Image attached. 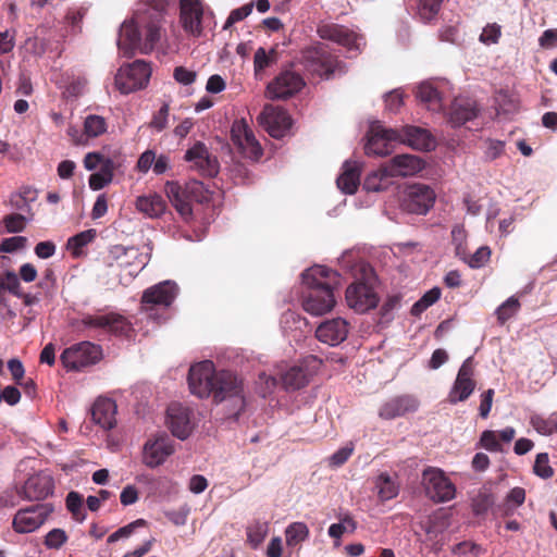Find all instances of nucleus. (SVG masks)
Segmentation results:
<instances>
[{
	"label": "nucleus",
	"instance_id": "obj_20",
	"mask_svg": "<svg viewBox=\"0 0 557 557\" xmlns=\"http://www.w3.org/2000/svg\"><path fill=\"white\" fill-rule=\"evenodd\" d=\"M53 488L51 474L39 471L29 475L17 493L27 500H42L53 493Z\"/></svg>",
	"mask_w": 557,
	"mask_h": 557
},
{
	"label": "nucleus",
	"instance_id": "obj_52",
	"mask_svg": "<svg viewBox=\"0 0 557 557\" xmlns=\"http://www.w3.org/2000/svg\"><path fill=\"white\" fill-rule=\"evenodd\" d=\"M146 523H147L146 520L137 519V520L128 523L127 525H124V527L117 529L115 532H113L112 534L109 535L108 543H114V542L119 541L120 539H126V537L131 536L137 528L145 527Z\"/></svg>",
	"mask_w": 557,
	"mask_h": 557
},
{
	"label": "nucleus",
	"instance_id": "obj_9",
	"mask_svg": "<svg viewBox=\"0 0 557 557\" xmlns=\"http://www.w3.org/2000/svg\"><path fill=\"white\" fill-rule=\"evenodd\" d=\"M213 398L216 403H221L226 398H233L239 410L244 408L243 383L231 371H215L214 384L212 388Z\"/></svg>",
	"mask_w": 557,
	"mask_h": 557
},
{
	"label": "nucleus",
	"instance_id": "obj_4",
	"mask_svg": "<svg viewBox=\"0 0 557 557\" xmlns=\"http://www.w3.org/2000/svg\"><path fill=\"white\" fill-rule=\"evenodd\" d=\"M300 64L311 74L331 78L334 74H344L346 65L322 42H314L300 51Z\"/></svg>",
	"mask_w": 557,
	"mask_h": 557
},
{
	"label": "nucleus",
	"instance_id": "obj_11",
	"mask_svg": "<svg viewBox=\"0 0 557 557\" xmlns=\"http://www.w3.org/2000/svg\"><path fill=\"white\" fill-rule=\"evenodd\" d=\"M305 86L302 76L292 70L280 72L267 86V97L276 99H287L299 92Z\"/></svg>",
	"mask_w": 557,
	"mask_h": 557
},
{
	"label": "nucleus",
	"instance_id": "obj_58",
	"mask_svg": "<svg viewBox=\"0 0 557 557\" xmlns=\"http://www.w3.org/2000/svg\"><path fill=\"white\" fill-rule=\"evenodd\" d=\"M480 444L488 451H502V445L498 441V436L495 431L486 430L482 432L480 437Z\"/></svg>",
	"mask_w": 557,
	"mask_h": 557
},
{
	"label": "nucleus",
	"instance_id": "obj_55",
	"mask_svg": "<svg viewBox=\"0 0 557 557\" xmlns=\"http://www.w3.org/2000/svg\"><path fill=\"white\" fill-rule=\"evenodd\" d=\"M3 223L9 233H20L26 227V218L20 213H11L3 218Z\"/></svg>",
	"mask_w": 557,
	"mask_h": 557
},
{
	"label": "nucleus",
	"instance_id": "obj_48",
	"mask_svg": "<svg viewBox=\"0 0 557 557\" xmlns=\"http://www.w3.org/2000/svg\"><path fill=\"white\" fill-rule=\"evenodd\" d=\"M66 508L72 513L73 519L83 522L86 519V512L83 509V497L77 492H70L65 499Z\"/></svg>",
	"mask_w": 557,
	"mask_h": 557
},
{
	"label": "nucleus",
	"instance_id": "obj_57",
	"mask_svg": "<svg viewBox=\"0 0 557 557\" xmlns=\"http://www.w3.org/2000/svg\"><path fill=\"white\" fill-rule=\"evenodd\" d=\"M253 4L252 2L247 3L240 8H237L233 11H231L223 28L228 29L231 28L235 23L243 21L246 18L251 12H252Z\"/></svg>",
	"mask_w": 557,
	"mask_h": 557
},
{
	"label": "nucleus",
	"instance_id": "obj_47",
	"mask_svg": "<svg viewBox=\"0 0 557 557\" xmlns=\"http://www.w3.org/2000/svg\"><path fill=\"white\" fill-rule=\"evenodd\" d=\"M160 26L154 22L149 23L145 28V39L141 40L140 52H151L160 40Z\"/></svg>",
	"mask_w": 557,
	"mask_h": 557
},
{
	"label": "nucleus",
	"instance_id": "obj_13",
	"mask_svg": "<svg viewBox=\"0 0 557 557\" xmlns=\"http://www.w3.org/2000/svg\"><path fill=\"white\" fill-rule=\"evenodd\" d=\"M231 138L243 157L252 161H258L261 158L263 150L245 120L233 123Z\"/></svg>",
	"mask_w": 557,
	"mask_h": 557
},
{
	"label": "nucleus",
	"instance_id": "obj_39",
	"mask_svg": "<svg viewBox=\"0 0 557 557\" xmlns=\"http://www.w3.org/2000/svg\"><path fill=\"white\" fill-rule=\"evenodd\" d=\"M283 386L287 391H295L308 384L306 371L300 367H292L281 376Z\"/></svg>",
	"mask_w": 557,
	"mask_h": 557
},
{
	"label": "nucleus",
	"instance_id": "obj_53",
	"mask_svg": "<svg viewBox=\"0 0 557 557\" xmlns=\"http://www.w3.org/2000/svg\"><path fill=\"white\" fill-rule=\"evenodd\" d=\"M533 470L534 473L542 479H549L553 476L554 471L549 466V459L546 453H541L536 456Z\"/></svg>",
	"mask_w": 557,
	"mask_h": 557
},
{
	"label": "nucleus",
	"instance_id": "obj_62",
	"mask_svg": "<svg viewBox=\"0 0 557 557\" xmlns=\"http://www.w3.org/2000/svg\"><path fill=\"white\" fill-rule=\"evenodd\" d=\"M500 37V26L496 23L488 24L483 28L480 40L484 44H496Z\"/></svg>",
	"mask_w": 557,
	"mask_h": 557
},
{
	"label": "nucleus",
	"instance_id": "obj_16",
	"mask_svg": "<svg viewBox=\"0 0 557 557\" xmlns=\"http://www.w3.org/2000/svg\"><path fill=\"white\" fill-rule=\"evenodd\" d=\"M206 9L202 0L180 1V23L188 35L200 37L203 33Z\"/></svg>",
	"mask_w": 557,
	"mask_h": 557
},
{
	"label": "nucleus",
	"instance_id": "obj_14",
	"mask_svg": "<svg viewBox=\"0 0 557 557\" xmlns=\"http://www.w3.org/2000/svg\"><path fill=\"white\" fill-rule=\"evenodd\" d=\"M214 363L210 360L191 366L188 372V386L191 394L200 398L210 396L214 384Z\"/></svg>",
	"mask_w": 557,
	"mask_h": 557
},
{
	"label": "nucleus",
	"instance_id": "obj_46",
	"mask_svg": "<svg viewBox=\"0 0 557 557\" xmlns=\"http://www.w3.org/2000/svg\"><path fill=\"white\" fill-rule=\"evenodd\" d=\"M467 231L463 225L457 224L451 230V244L455 247L456 256L467 260Z\"/></svg>",
	"mask_w": 557,
	"mask_h": 557
},
{
	"label": "nucleus",
	"instance_id": "obj_56",
	"mask_svg": "<svg viewBox=\"0 0 557 557\" xmlns=\"http://www.w3.org/2000/svg\"><path fill=\"white\" fill-rule=\"evenodd\" d=\"M67 541V535L62 529H52L45 537V545L48 548L59 549Z\"/></svg>",
	"mask_w": 557,
	"mask_h": 557
},
{
	"label": "nucleus",
	"instance_id": "obj_18",
	"mask_svg": "<svg viewBox=\"0 0 557 557\" xmlns=\"http://www.w3.org/2000/svg\"><path fill=\"white\" fill-rule=\"evenodd\" d=\"M259 119L262 126L273 138L284 137L292 126L290 115L281 107L265 106Z\"/></svg>",
	"mask_w": 557,
	"mask_h": 557
},
{
	"label": "nucleus",
	"instance_id": "obj_42",
	"mask_svg": "<svg viewBox=\"0 0 557 557\" xmlns=\"http://www.w3.org/2000/svg\"><path fill=\"white\" fill-rule=\"evenodd\" d=\"M96 236L97 232L95 228L83 231L70 237L66 247L74 258H78L83 253L82 249L90 244L96 238Z\"/></svg>",
	"mask_w": 557,
	"mask_h": 557
},
{
	"label": "nucleus",
	"instance_id": "obj_30",
	"mask_svg": "<svg viewBox=\"0 0 557 557\" xmlns=\"http://www.w3.org/2000/svg\"><path fill=\"white\" fill-rule=\"evenodd\" d=\"M479 108L474 100L455 99L449 113V122L454 127H459L468 121L474 120L479 114Z\"/></svg>",
	"mask_w": 557,
	"mask_h": 557
},
{
	"label": "nucleus",
	"instance_id": "obj_36",
	"mask_svg": "<svg viewBox=\"0 0 557 557\" xmlns=\"http://www.w3.org/2000/svg\"><path fill=\"white\" fill-rule=\"evenodd\" d=\"M417 98L425 103L430 110L438 111L442 109V97L433 84L429 82L421 83L417 88Z\"/></svg>",
	"mask_w": 557,
	"mask_h": 557
},
{
	"label": "nucleus",
	"instance_id": "obj_33",
	"mask_svg": "<svg viewBox=\"0 0 557 557\" xmlns=\"http://www.w3.org/2000/svg\"><path fill=\"white\" fill-rule=\"evenodd\" d=\"M338 188L348 195L357 191L360 184V168L357 162H345L342 174L336 180Z\"/></svg>",
	"mask_w": 557,
	"mask_h": 557
},
{
	"label": "nucleus",
	"instance_id": "obj_29",
	"mask_svg": "<svg viewBox=\"0 0 557 557\" xmlns=\"http://www.w3.org/2000/svg\"><path fill=\"white\" fill-rule=\"evenodd\" d=\"M116 404L110 398H98L91 407L92 421L103 430H111L116 424Z\"/></svg>",
	"mask_w": 557,
	"mask_h": 557
},
{
	"label": "nucleus",
	"instance_id": "obj_28",
	"mask_svg": "<svg viewBox=\"0 0 557 557\" xmlns=\"http://www.w3.org/2000/svg\"><path fill=\"white\" fill-rule=\"evenodd\" d=\"M141 37L136 23L125 21L120 28L117 47L126 58H132L136 51L140 52Z\"/></svg>",
	"mask_w": 557,
	"mask_h": 557
},
{
	"label": "nucleus",
	"instance_id": "obj_38",
	"mask_svg": "<svg viewBox=\"0 0 557 557\" xmlns=\"http://www.w3.org/2000/svg\"><path fill=\"white\" fill-rule=\"evenodd\" d=\"M115 170V164L112 159H108L100 168L99 172L92 173L89 176V187L92 190H100L107 185H109L113 180V173Z\"/></svg>",
	"mask_w": 557,
	"mask_h": 557
},
{
	"label": "nucleus",
	"instance_id": "obj_31",
	"mask_svg": "<svg viewBox=\"0 0 557 557\" xmlns=\"http://www.w3.org/2000/svg\"><path fill=\"white\" fill-rule=\"evenodd\" d=\"M398 131L401 134V139L398 143L407 144L413 149L430 150L434 146L432 136L424 128L407 125Z\"/></svg>",
	"mask_w": 557,
	"mask_h": 557
},
{
	"label": "nucleus",
	"instance_id": "obj_49",
	"mask_svg": "<svg viewBox=\"0 0 557 557\" xmlns=\"http://www.w3.org/2000/svg\"><path fill=\"white\" fill-rule=\"evenodd\" d=\"M520 309V302L515 296L509 297L496 310L497 320L500 324L507 322Z\"/></svg>",
	"mask_w": 557,
	"mask_h": 557
},
{
	"label": "nucleus",
	"instance_id": "obj_15",
	"mask_svg": "<svg viewBox=\"0 0 557 557\" xmlns=\"http://www.w3.org/2000/svg\"><path fill=\"white\" fill-rule=\"evenodd\" d=\"M401 139V134L396 128H385L380 123H374L370 127V136L366 145L368 156H387L393 150V144Z\"/></svg>",
	"mask_w": 557,
	"mask_h": 557
},
{
	"label": "nucleus",
	"instance_id": "obj_27",
	"mask_svg": "<svg viewBox=\"0 0 557 557\" xmlns=\"http://www.w3.org/2000/svg\"><path fill=\"white\" fill-rule=\"evenodd\" d=\"M423 166L424 163L420 158L412 154H399L385 164V173L393 177L411 176L420 172Z\"/></svg>",
	"mask_w": 557,
	"mask_h": 557
},
{
	"label": "nucleus",
	"instance_id": "obj_25",
	"mask_svg": "<svg viewBox=\"0 0 557 557\" xmlns=\"http://www.w3.org/2000/svg\"><path fill=\"white\" fill-rule=\"evenodd\" d=\"M418 407L419 401L413 396L400 395L385 401L379 410V416L384 420H392L414 412Z\"/></svg>",
	"mask_w": 557,
	"mask_h": 557
},
{
	"label": "nucleus",
	"instance_id": "obj_41",
	"mask_svg": "<svg viewBox=\"0 0 557 557\" xmlns=\"http://www.w3.org/2000/svg\"><path fill=\"white\" fill-rule=\"evenodd\" d=\"M389 174L385 173V165H383L380 170L374 171L367 175L363 182V188L367 191H382L386 190L391 184Z\"/></svg>",
	"mask_w": 557,
	"mask_h": 557
},
{
	"label": "nucleus",
	"instance_id": "obj_24",
	"mask_svg": "<svg viewBox=\"0 0 557 557\" xmlns=\"http://www.w3.org/2000/svg\"><path fill=\"white\" fill-rule=\"evenodd\" d=\"M185 160L193 162L194 166L203 175L212 177L218 173V161L211 158L205 144L197 143L185 153Z\"/></svg>",
	"mask_w": 557,
	"mask_h": 557
},
{
	"label": "nucleus",
	"instance_id": "obj_7",
	"mask_svg": "<svg viewBox=\"0 0 557 557\" xmlns=\"http://www.w3.org/2000/svg\"><path fill=\"white\" fill-rule=\"evenodd\" d=\"M151 75L149 64L136 60L132 64L121 66L115 75V86L122 94H129L146 87Z\"/></svg>",
	"mask_w": 557,
	"mask_h": 557
},
{
	"label": "nucleus",
	"instance_id": "obj_37",
	"mask_svg": "<svg viewBox=\"0 0 557 557\" xmlns=\"http://www.w3.org/2000/svg\"><path fill=\"white\" fill-rule=\"evenodd\" d=\"M21 296V283L17 274L13 271H5L0 274V306L7 307L5 293Z\"/></svg>",
	"mask_w": 557,
	"mask_h": 557
},
{
	"label": "nucleus",
	"instance_id": "obj_6",
	"mask_svg": "<svg viewBox=\"0 0 557 557\" xmlns=\"http://www.w3.org/2000/svg\"><path fill=\"white\" fill-rule=\"evenodd\" d=\"M177 286L171 281H164L147 288L141 297V309L149 318L157 319L159 309H168L174 301Z\"/></svg>",
	"mask_w": 557,
	"mask_h": 557
},
{
	"label": "nucleus",
	"instance_id": "obj_21",
	"mask_svg": "<svg viewBox=\"0 0 557 557\" xmlns=\"http://www.w3.org/2000/svg\"><path fill=\"white\" fill-rule=\"evenodd\" d=\"M317 34L321 39L334 41L348 50H359L360 36L344 25L321 22L317 27Z\"/></svg>",
	"mask_w": 557,
	"mask_h": 557
},
{
	"label": "nucleus",
	"instance_id": "obj_23",
	"mask_svg": "<svg viewBox=\"0 0 557 557\" xmlns=\"http://www.w3.org/2000/svg\"><path fill=\"white\" fill-rule=\"evenodd\" d=\"M349 323L342 318H334L322 322L315 331L317 338L331 346H336L347 338Z\"/></svg>",
	"mask_w": 557,
	"mask_h": 557
},
{
	"label": "nucleus",
	"instance_id": "obj_61",
	"mask_svg": "<svg viewBox=\"0 0 557 557\" xmlns=\"http://www.w3.org/2000/svg\"><path fill=\"white\" fill-rule=\"evenodd\" d=\"M170 107L168 103H163V106L159 109L157 113L153 114V117L150 122V126L157 131H162L166 126L168 116H169Z\"/></svg>",
	"mask_w": 557,
	"mask_h": 557
},
{
	"label": "nucleus",
	"instance_id": "obj_43",
	"mask_svg": "<svg viewBox=\"0 0 557 557\" xmlns=\"http://www.w3.org/2000/svg\"><path fill=\"white\" fill-rule=\"evenodd\" d=\"M247 542L252 548H258L269 533L267 521L253 520L246 529Z\"/></svg>",
	"mask_w": 557,
	"mask_h": 557
},
{
	"label": "nucleus",
	"instance_id": "obj_59",
	"mask_svg": "<svg viewBox=\"0 0 557 557\" xmlns=\"http://www.w3.org/2000/svg\"><path fill=\"white\" fill-rule=\"evenodd\" d=\"M27 238L24 236H14L4 238L0 243V251L11 253L18 249H23L26 246Z\"/></svg>",
	"mask_w": 557,
	"mask_h": 557
},
{
	"label": "nucleus",
	"instance_id": "obj_60",
	"mask_svg": "<svg viewBox=\"0 0 557 557\" xmlns=\"http://www.w3.org/2000/svg\"><path fill=\"white\" fill-rule=\"evenodd\" d=\"M173 77L177 83L187 86L196 81L197 73L185 66H176L173 72Z\"/></svg>",
	"mask_w": 557,
	"mask_h": 557
},
{
	"label": "nucleus",
	"instance_id": "obj_54",
	"mask_svg": "<svg viewBox=\"0 0 557 557\" xmlns=\"http://www.w3.org/2000/svg\"><path fill=\"white\" fill-rule=\"evenodd\" d=\"M530 423L534 430L542 435H550L555 433L550 414L547 418L534 414L531 417Z\"/></svg>",
	"mask_w": 557,
	"mask_h": 557
},
{
	"label": "nucleus",
	"instance_id": "obj_1",
	"mask_svg": "<svg viewBox=\"0 0 557 557\" xmlns=\"http://www.w3.org/2000/svg\"><path fill=\"white\" fill-rule=\"evenodd\" d=\"M337 273L323 265H314L302 273L306 290L302 293V308L311 315H322L331 311L335 304L332 284L337 282Z\"/></svg>",
	"mask_w": 557,
	"mask_h": 557
},
{
	"label": "nucleus",
	"instance_id": "obj_44",
	"mask_svg": "<svg viewBox=\"0 0 557 557\" xmlns=\"http://www.w3.org/2000/svg\"><path fill=\"white\" fill-rule=\"evenodd\" d=\"M309 536V529L304 522H293L285 530L286 545L295 547L306 541Z\"/></svg>",
	"mask_w": 557,
	"mask_h": 557
},
{
	"label": "nucleus",
	"instance_id": "obj_50",
	"mask_svg": "<svg viewBox=\"0 0 557 557\" xmlns=\"http://www.w3.org/2000/svg\"><path fill=\"white\" fill-rule=\"evenodd\" d=\"M491 249L488 246H482L472 255L467 252V260H463L471 269L483 268L491 258Z\"/></svg>",
	"mask_w": 557,
	"mask_h": 557
},
{
	"label": "nucleus",
	"instance_id": "obj_63",
	"mask_svg": "<svg viewBox=\"0 0 557 557\" xmlns=\"http://www.w3.org/2000/svg\"><path fill=\"white\" fill-rule=\"evenodd\" d=\"M485 156L490 160H495L500 157L504 152L505 143L502 140L486 139Z\"/></svg>",
	"mask_w": 557,
	"mask_h": 557
},
{
	"label": "nucleus",
	"instance_id": "obj_64",
	"mask_svg": "<svg viewBox=\"0 0 557 557\" xmlns=\"http://www.w3.org/2000/svg\"><path fill=\"white\" fill-rule=\"evenodd\" d=\"M108 159L100 152H88L84 158V166L86 170L92 171L99 165L101 168Z\"/></svg>",
	"mask_w": 557,
	"mask_h": 557
},
{
	"label": "nucleus",
	"instance_id": "obj_32",
	"mask_svg": "<svg viewBox=\"0 0 557 557\" xmlns=\"http://www.w3.org/2000/svg\"><path fill=\"white\" fill-rule=\"evenodd\" d=\"M138 256V250L134 247H125L123 245L111 246L102 260L107 267L117 264L121 268L131 265V260Z\"/></svg>",
	"mask_w": 557,
	"mask_h": 557
},
{
	"label": "nucleus",
	"instance_id": "obj_2",
	"mask_svg": "<svg viewBox=\"0 0 557 557\" xmlns=\"http://www.w3.org/2000/svg\"><path fill=\"white\" fill-rule=\"evenodd\" d=\"M349 271L355 281L346 289L347 305L358 313L374 309L379 296L374 290L376 277L373 268L364 261H357Z\"/></svg>",
	"mask_w": 557,
	"mask_h": 557
},
{
	"label": "nucleus",
	"instance_id": "obj_12",
	"mask_svg": "<svg viewBox=\"0 0 557 557\" xmlns=\"http://www.w3.org/2000/svg\"><path fill=\"white\" fill-rule=\"evenodd\" d=\"M434 190L425 184L407 186L401 199V208L414 214H425L434 205Z\"/></svg>",
	"mask_w": 557,
	"mask_h": 557
},
{
	"label": "nucleus",
	"instance_id": "obj_45",
	"mask_svg": "<svg viewBox=\"0 0 557 557\" xmlns=\"http://www.w3.org/2000/svg\"><path fill=\"white\" fill-rule=\"evenodd\" d=\"M375 486L381 500H389L398 494V486L387 473H381L376 478Z\"/></svg>",
	"mask_w": 557,
	"mask_h": 557
},
{
	"label": "nucleus",
	"instance_id": "obj_5",
	"mask_svg": "<svg viewBox=\"0 0 557 557\" xmlns=\"http://www.w3.org/2000/svg\"><path fill=\"white\" fill-rule=\"evenodd\" d=\"M426 496L434 503H446L455 498L456 486L438 468H428L422 473Z\"/></svg>",
	"mask_w": 557,
	"mask_h": 557
},
{
	"label": "nucleus",
	"instance_id": "obj_3",
	"mask_svg": "<svg viewBox=\"0 0 557 557\" xmlns=\"http://www.w3.org/2000/svg\"><path fill=\"white\" fill-rule=\"evenodd\" d=\"M166 197L180 215L188 221L193 215L191 202L203 203L211 199V193L200 181L191 180L182 186L178 182H166Z\"/></svg>",
	"mask_w": 557,
	"mask_h": 557
},
{
	"label": "nucleus",
	"instance_id": "obj_19",
	"mask_svg": "<svg viewBox=\"0 0 557 557\" xmlns=\"http://www.w3.org/2000/svg\"><path fill=\"white\" fill-rule=\"evenodd\" d=\"M472 357L467 358L459 371L454 385L448 394V401L453 405L467 400L475 388V381L473 380L474 369L472 364Z\"/></svg>",
	"mask_w": 557,
	"mask_h": 557
},
{
	"label": "nucleus",
	"instance_id": "obj_8",
	"mask_svg": "<svg viewBox=\"0 0 557 557\" xmlns=\"http://www.w3.org/2000/svg\"><path fill=\"white\" fill-rule=\"evenodd\" d=\"M102 357L99 345L90 342H82L63 350L61 362L67 370L79 371L97 363Z\"/></svg>",
	"mask_w": 557,
	"mask_h": 557
},
{
	"label": "nucleus",
	"instance_id": "obj_34",
	"mask_svg": "<svg viewBox=\"0 0 557 557\" xmlns=\"http://www.w3.org/2000/svg\"><path fill=\"white\" fill-rule=\"evenodd\" d=\"M136 208L148 218L156 219L164 213L166 203L160 195L150 194L138 197L136 199Z\"/></svg>",
	"mask_w": 557,
	"mask_h": 557
},
{
	"label": "nucleus",
	"instance_id": "obj_10",
	"mask_svg": "<svg viewBox=\"0 0 557 557\" xmlns=\"http://www.w3.org/2000/svg\"><path fill=\"white\" fill-rule=\"evenodd\" d=\"M53 511L50 504H38L20 509L13 518L12 527L17 533H30L39 529Z\"/></svg>",
	"mask_w": 557,
	"mask_h": 557
},
{
	"label": "nucleus",
	"instance_id": "obj_40",
	"mask_svg": "<svg viewBox=\"0 0 557 557\" xmlns=\"http://www.w3.org/2000/svg\"><path fill=\"white\" fill-rule=\"evenodd\" d=\"M108 122L106 117L98 114H88L84 120V129L82 136L86 138H97L106 134Z\"/></svg>",
	"mask_w": 557,
	"mask_h": 557
},
{
	"label": "nucleus",
	"instance_id": "obj_35",
	"mask_svg": "<svg viewBox=\"0 0 557 557\" xmlns=\"http://www.w3.org/2000/svg\"><path fill=\"white\" fill-rule=\"evenodd\" d=\"M278 52L276 48L267 50L263 47H259L253 54V71L257 79L262 81L264 78V72L268 67L274 65L277 62Z\"/></svg>",
	"mask_w": 557,
	"mask_h": 557
},
{
	"label": "nucleus",
	"instance_id": "obj_51",
	"mask_svg": "<svg viewBox=\"0 0 557 557\" xmlns=\"http://www.w3.org/2000/svg\"><path fill=\"white\" fill-rule=\"evenodd\" d=\"M444 0H420L419 15L425 22L432 21L440 12Z\"/></svg>",
	"mask_w": 557,
	"mask_h": 557
},
{
	"label": "nucleus",
	"instance_id": "obj_22",
	"mask_svg": "<svg viewBox=\"0 0 557 557\" xmlns=\"http://www.w3.org/2000/svg\"><path fill=\"white\" fill-rule=\"evenodd\" d=\"M174 453L173 441L165 434L156 436L146 442L143 461L149 468L162 465Z\"/></svg>",
	"mask_w": 557,
	"mask_h": 557
},
{
	"label": "nucleus",
	"instance_id": "obj_17",
	"mask_svg": "<svg viewBox=\"0 0 557 557\" xmlns=\"http://www.w3.org/2000/svg\"><path fill=\"white\" fill-rule=\"evenodd\" d=\"M82 323L88 327L106 330L116 336L129 337L134 331L132 323L124 315L114 312L103 315H86Z\"/></svg>",
	"mask_w": 557,
	"mask_h": 557
},
{
	"label": "nucleus",
	"instance_id": "obj_26",
	"mask_svg": "<svg viewBox=\"0 0 557 557\" xmlns=\"http://www.w3.org/2000/svg\"><path fill=\"white\" fill-rule=\"evenodd\" d=\"M168 422L174 436L185 440L191 432L189 409L180 404H171L168 407Z\"/></svg>",
	"mask_w": 557,
	"mask_h": 557
}]
</instances>
